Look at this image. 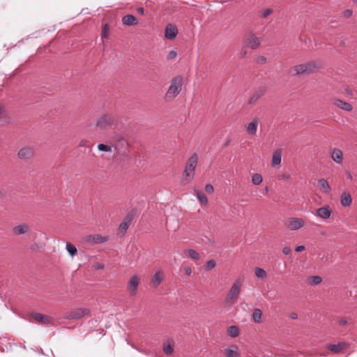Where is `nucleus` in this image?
<instances>
[{
    "label": "nucleus",
    "instance_id": "5",
    "mask_svg": "<svg viewBox=\"0 0 357 357\" xmlns=\"http://www.w3.org/2000/svg\"><path fill=\"white\" fill-rule=\"evenodd\" d=\"M90 310L88 308L80 307L71 310L67 312L64 316V318L68 320H78L84 317L89 315Z\"/></svg>",
    "mask_w": 357,
    "mask_h": 357
},
{
    "label": "nucleus",
    "instance_id": "47",
    "mask_svg": "<svg viewBox=\"0 0 357 357\" xmlns=\"http://www.w3.org/2000/svg\"><path fill=\"white\" fill-rule=\"evenodd\" d=\"M352 15V11L351 10H346L344 12V16L347 18L351 17Z\"/></svg>",
    "mask_w": 357,
    "mask_h": 357
},
{
    "label": "nucleus",
    "instance_id": "38",
    "mask_svg": "<svg viewBox=\"0 0 357 357\" xmlns=\"http://www.w3.org/2000/svg\"><path fill=\"white\" fill-rule=\"evenodd\" d=\"M109 26L107 24H105L102 29L101 38H107L108 37Z\"/></svg>",
    "mask_w": 357,
    "mask_h": 357
},
{
    "label": "nucleus",
    "instance_id": "48",
    "mask_svg": "<svg viewBox=\"0 0 357 357\" xmlns=\"http://www.w3.org/2000/svg\"><path fill=\"white\" fill-rule=\"evenodd\" d=\"M291 250L289 247H284L282 250V252L285 255H289L291 253Z\"/></svg>",
    "mask_w": 357,
    "mask_h": 357
},
{
    "label": "nucleus",
    "instance_id": "35",
    "mask_svg": "<svg viewBox=\"0 0 357 357\" xmlns=\"http://www.w3.org/2000/svg\"><path fill=\"white\" fill-rule=\"evenodd\" d=\"M66 250L71 257H74L77 252L76 247L70 243H66Z\"/></svg>",
    "mask_w": 357,
    "mask_h": 357
},
{
    "label": "nucleus",
    "instance_id": "10",
    "mask_svg": "<svg viewBox=\"0 0 357 357\" xmlns=\"http://www.w3.org/2000/svg\"><path fill=\"white\" fill-rule=\"evenodd\" d=\"M244 43L246 46L252 50L258 48L260 45V40L254 33H250L248 37L244 40Z\"/></svg>",
    "mask_w": 357,
    "mask_h": 357
},
{
    "label": "nucleus",
    "instance_id": "22",
    "mask_svg": "<svg viewBox=\"0 0 357 357\" xmlns=\"http://www.w3.org/2000/svg\"><path fill=\"white\" fill-rule=\"evenodd\" d=\"M265 91L266 90L264 88L259 89V90L255 91L249 99L248 104L251 105L255 102L265 94Z\"/></svg>",
    "mask_w": 357,
    "mask_h": 357
},
{
    "label": "nucleus",
    "instance_id": "50",
    "mask_svg": "<svg viewBox=\"0 0 357 357\" xmlns=\"http://www.w3.org/2000/svg\"><path fill=\"white\" fill-rule=\"evenodd\" d=\"M184 271L187 275H190L192 273V269L190 267H185Z\"/></svg>",
    "mask_w": 357,
    "mask_h": 357
},
{
    "label": "nucleus",
    "instance_id": "34",
    "mask_svg": "<svg viewBox=\"0 0 357 357\" xmlns=\"http://www.w3.org/2000/svg\"><path fill=\"white\" fill-rule=\"evenodd\" d=\"M262 181L263 178L260 174L256 173L252 176V182L255 185H259Z\"/></svg>",
    "mask_w": 357,
    "mask_h": 357
},
{
    "label": "nucleus",
    "instance_id": "52",
    "mask_svg": "<svg viewBox=\"0 0 357 357\" xmlns=\"http://www.w3.org/2000/svg\"><path fill=\"white\" fill-rule=\"evenodd\" d=\"M289 317L292 319H296L298 318V315L296 312H291Z\"/></svg>",
    "mask_w": 357,
    "mask_h": 357
},
{
    "label": "nucleus",
    "instance_id": "21",
    "mask_svg": "<svg viewBox=\"0 0 357 357\" xmlns=\"http://www.w3.org/2000/svg\"><path fill=\"white\" fill-rule=\"evenodd\" d=\"M333 104L336 107H339V108H340V109H343L344 111L350 112V111L352 110V106L349 103H348V102H347L345 101H343L342 100L335 99L333 100Z\"/></svg>",
    "mask_w": 357,
    "mask_h": 357
},
{
    "label": "nucleus",
    "instance_id": "24",
    "mask_svg": "<svg viewBox=\"0 0 357 357\" xmlns=\"http://www.w3.org/2000/svg\"><path fill=\"white\" fill-rule=\"evenodd\" d=\"M122 22L125 25L130 26L138 22L137 19L132 15H126L123 17Z\"/></svg>",
    "mask_w": 357,
    "mask_h": 357
},
{
    "label": "nucleus",
    "instance_id": "13",
    "mask_svg": "<svg viewBox=\"0 0 357 357\" xmlns=\"http://www.w3.org/2000/svg\"><path fill=\"white\" fill-rule=\"evenodd\" d=\"M132 215L128 214L123 219L122 222L120 224L119 227V233L123 235L126 231L128 230L132 220Z\"/></svg>",
    "mask_w": 357,
    "mask_h": 357
},
{
    "label": "nucleus",
    "instance_id": "54",
    "mask_svg": "<svg viewBox=\"0 0 357 357\" xmlns=\"http://www.w3.org/2000/svg\"><path fill=\"white\" fill-rule=\"evenodd\" d=\"M3 192L0 190V197H3Z\"/></svg>",
    "mask_w": 357,
    "mask_h": 357
},
{
    "label": "nucleus",
    "instance_id": "1",
    "mask_svg": "<svg viewBox=\"0 0 357 357\" xmlns=\"http://www.w3.org/2000/svg\"><path fill=\"white\" fill-rule=\"evenodd\" d=\"M197 162L198 156L197 154L195 153L189 158L185 164L182 178V183L183 184L189 183L193 179Z\"/></svg>",
    "mask_w": 357,
    "mask_h": 357
},
{
    "label": "nucleus",
    "instance_id": "11",
    "mask_svg": "<svg viewBox=\"0 0 357 357\" xmlns=\"http://www.w3.org/2000/svg\"><path fill=\"white\" fill-rule=\"evenodd\" d=\"M30 230V227L27 224H20L12 228V233L14 236H21L27 234Z\"/></svg>",
    "mask_w": 357,
    "mask_h": 357
},
{
    "label": "nucleus",
    "instance_id": "46",
    "mask_svg": "<svg viewBox=\"0 0 357 357\" xmlns=\"http://www.w3.org/2000/svg\"><path fill=\"white\" fill-rule=\"evenodd\" d=\"M247 54V51L245 49V47H243L241 50V52H240V57L241 58H244L245 57Z\"/></svg>",
    "mask_w": 357,
    "mask_h": 357
},
{
    "label": "nucleus",
    "instance_id": "15",
    "mask_svg": "<svg viewBox=\"0 0 357 357\" xmlns=\"http://www.w3.org/2000/svg\"><path fill=\"white\" fill-rule=\"evenodd\" d=\"M259 123L258 118H255L246 126V131L249 135H253L256 134L257 127Z\"/></svg>",
    "mask_w": 357,
    "mask_h": 357
},
{
    "label": "nucleus",
    "instance_id": "53",
    "mask_svg": "<svg viewBox=\"0 0 357 357\" xmlns=\"http://www.w3.org/2000/svg\"><path fill=\"white\" fill-rule=\"evenodd\" d=\"M137 12L138 13L141 14V15H144V10L143 8H137Z\"/></svg>",
    "mask_w": 357,
    "mask_h": 357
},
{
    "label": "nucleus",
    "instance_id": "41",
    "mask_svg": "<svg viewBox=\"0 0 357 357\" xmlns=\"http://www.w3.org/2000/svg\"><path fill=\"white\" fill-rule=\"evenodd\" d=\"M176 56H177L176 52L172 50L168 53V54L167 56V59L168 60H173L176 57Z\"/></svg>",
    "mask_w": 357,
    "mask_h": 357
},
{
    "label": "nucleus",
    "instance_id": "16",
    "mask_svg": "<svg viewBox=\"0 0 357 357\" xmlns=\"http://www.w3.org/2000/svg\"><path fill=\"white\" fill-rule=\"evenodd\" d=\"M33 154V149L30 147H24L20 149L17 155L20 159H29L32 157Z\"/></svg>",
    "mask_w": 357,
    "mask_h": 357
},
{
    "label": "nucleus",
    "instance_id": "12",
    "mask_svg": "<svg viewBox=\"0 0 357 357\" xmlns=\"http://www.w3.org/2000/svg\"><path fill=\"white\" fill-rule=\"evenodd\" d=\"M178 34V29L173 24H168L165 29V36L168 40H174Z\"/></svg>",
    "mask_w": 357,
    "mask_h": 357
},
{
    "label": "nucleus",
    "instance_id": "37",
    "mask_svg": "<svg viewBox=\"0 0 357 357\" xmlns=\"http://www.w3.org/2000/svg\"><path fill=\"white\" fill-rule=\"evenodd\" d=\"M98 149L100 151H105V152H111L112 151V146L104 144H99L98 145Z\"/></svg>",
    "mask_w": 357,
    "mask_h": 357
},
{
    "label": "nucleus",
    "instance_id": "18",
    "mask_svg": "<svg viewBox=\"0 0 357 357\" xmlns=\"http://www.w3.org/2000/svg\"><path fill=\"white\" fill-rule=\"evenodd\" d=\"M331 158L337 164H342L343 159L342 151L337 148H335L331 151Z\"/></svg>",
    "mask_w": 357,
    "mask_h": 357
},
{
    "label": "nucleus",
    "instance_id": "33",
    "mask_svg": "<svg viewBox=\"0 0 357 357\" xmlns=\"http://www.w3.org/2000/svg\"><path fill=\"white\" fill-rule=\"evenodd\" d=\"M262 312L260 309H255L252 314L253 319L257 323H260L261 319Z\"/></svg>",
    "mask_w": 357,
    "mask_h": 357
},
{
    "label": "nucleus",
    "instance_id": "45",
    "mask_svg": "<svg viewBox=\"0 0 357 357\" xmlns=\"http://www.w3.org/2000/svg\"><path fill=\"white\" fill-rule=\"evenodd\" d=\"M290 177H291L290 174H287V173H283L280 175V179L288 180L290 178Z\"/></svg>",
    "mask_w": 357,
    "mask_h": 357
},
{
    "label": "nucleus",
    "instance_id": "19",
    "mask_svg": "<svg viewBox=\"0 0 357 357\" xmlns=\"http://www.w3.org/2000/svg\"><path fill=\"white\" fill-rule=\"evenodd\" d=\"M282 160V149H278L275 150L272 155L271 165L273 167L279 165Z\"/></svg>",
    "mask_w": 357,
    "mask_h": 357
},
{
    "label": "nucleus",
    "instance_id": "7",
    "mask_svg": "<svg viewBox=\"0 0 357 357\" xmlns=\"http://www.w3.org/2000/svg\"><path fill=\"white\" fill-rule=\"evenodd\" d=\"M139 281V278L136 275H132L130 278L128 282L127 289L129 291L130 296H133L137 294Z\"/></svg>",
    "mask_w": 357,
    "mask_h": 357
},
{
    "label": "nucleus",
    "instance_id": "49",
    "mask_svg": "<svg viewBox=\"0 0 357 357\" xmlns=\"http://www.w3.org/2000/svg\"><path fill=\"white\" fill-rule=\"evenodd\" d=\"M347 324V320L345 318H342L339 321V324L341 326H345Z\"/></svg>",
    "mask_w": 357,
    "mask_h": 357
},
{
    "label": "nucleus",
    "instance_id": "43",
    "mask_svg": "<svg viewBox=\"0 0 357 357\" xmlns=\"http://www.w3.org/2000/svg\"><path fill=\"white\" fill-rule=\"evenodd\" d=\"M205 190L206 192L211 194L214 191L213 186L211 184H206L205 186Z\"/></svg>",
    "mask_w": 357,
    "mask_h": 357
},
{
    "label": "nucleus",
    "instance_id": "20",
    "mask_svg": "<svg viewBox=\"0 0 357 357\" xmlns=\"http://www.w3.org/2000/svg\"><path fill=\"white\" fill-rule=\"evenodd\" d=\"M225 354L227 357H240L238 348L236 345L232 344L225 349Z\"/></svg>",
    "mask_w": 357,
    "mask_h": 357
},
{
    "label": "nucleus",
    "instance_id": "44",
    "mask_svg": "<svg viewBox=\"0 0 357 357\" xmlns=\"http://www.w3.org/2000/svg\"><path fill=\"white\" fill-rule=\"evenodd\" d=\"M273 12V9L267 8L264 10V12L262 13V17L265 18V17H268V15H270Z\"/></svg>",
    "mask_w": 357,
    "mask_h": 357
},
{
    "label": "nucleus",
    "instance_id": "28",
    "mask_svg": "<svg viewBox=\"0 0 357 357\" xmlns=\"http://www.w3.org/2000/svg\"><path fill=\"white\" fill-rule=\"evenodd\" d=\"M322 281V279L320 276L318 275H314V276H310L307 278V283L308 284L311 286L317 285L320 284Z\"/></svg>",
    "mask_w": 357,
    "mask_h": 357
},
{
    "label": "nucleus",
    "instance_id": "4",
    "mask_svg": "<svg viewBox=\"0 0 357 357\" xmlns=\"http://www.w3.org/2000/svg\"><path fill=\"white\" fill-rule=\"evenodd\" d=\"M116 116L114 113H105L100 116L96 121L98 128H112L115 125Z\"/></svg>",
    "mask_w": 357,
    "mask_h": 357
},
{
    "label": "nucleus",
    "instance_id": "23",
    "mask_svg": "<svg viewBox=\"0 0 357 357\" xmlns=\"http://www.w3.org/2000/svg\"><path fill=\"white\" fill-rule=\"evenodd\" d=\"M108 240V237L103 236L100 234H93L89 236V241H92L94 243H102Z\"/></svg>",
    "mask_w": 357,
    "mask_h": 357
},
{
    "label": "nucleus",
    "instance_id": "51",
    "mask_svg": "<svg viewBox=\"0 0 357 357\" xmlns=\"http://www.w3.org/2000/svg\"><path fill=\"white\" fill-rule=\"evenodd\" d=\"M305 250L304 245H298L296 248V252H299Z\"/></svg>",
    "mask_w": 357,
    "mask_h": 357
},
{
    "label": "nucleus",
    "instance_id": "8",
    "mask_svg": "<svg viewBox=\"0 0 357 357\" xmlns=\"http://www.w3.org/2000/svg\"><path fill=\"white\" fill-rule=\"evenodd\" d=\"M314 68L315 66L314 63H308L294 66V70L296 75L308 74L311 73Z\"/></svg>",
    "mask_w": 357,
    "mask_h": 357
},
{
    "label": "nucleus",
    "instance_id": "42",
    "mask_svg": "<svg viewBox=\"0 0 357 357\" xmlns=\"http://www.w3.org/2000/svg\"><path fill=\"white\" fill-rule=\"evenodd\" d=\"M118 146H121L123 148H127L128 146V142L125 139H121L119 142Z\"/></svg>",
    "mask_w": 357,
    "mask_h": 357
},
{
    "label": "nucleus",
    "instance_id": "9",
    "mask_svg": "<svg viewBox=\"0 0 357 357\" xmlns=\"http://www.w3.org/2000/svg\"><path fill=\"white\" fill-rule=\"evenodd\" d=\"M31 317L39 324L49 325L52 324V319L48 315L33 312L31 314Z\"/></svg>",
    "mask_w": 357,
    "mask_h": 357
},
{
    "label": "nucleus",
    "instance_id": "29",
    "mask_svg": "<svg viewBox=\"0 0 357 357\" xmlns=\"http://www.w3.org/2000/svg\"><path fill=\"white\" fill-rule=\"evenodd\" d=\"M184 254L187 257H189L194 260H197L199 259V255L195 250H194L192 249L185 250Z\"/></svg>",
    "mask_w": 357,
    "mask_h": 357
},
{
    "label": "nucleus",
    "instance_id": "14",
    "mask_svg": "<svg viewBox=\"0 0 357 357\" xmlns=\"http://www.w3.org/2000/svg\"><path fill=\"white\" fill-rule=\"evenodd\" d=\"M316 215L322 219H328L331 217V210L328 206L319 208L316 211Z\"/></svg>",
    "mask_w": 357,
    "mask_h": 357
},
{
    "label": "nucleus",
    "instance_id": "17",
    "mask_svg": "<svg viewBox=\"0 0 357 357\" xmlns=\"http://www.w3.org/2000/svg\"><path fill=\"white\" fill-rule=\"evenodd\" d=\"M348 347V344L344 342H339L338 344H329L327 348L333 351V353L335 354H338L340 352H341L343 349H347Z\"/></svg>",
    "mask_w": 357,
    "mask_h": 357
},
{
    "label": "nucleus",
    "instance_id": "32",
    "mask_svg": "<svg viewBox=\"0 0 357 357\" xmlns=\"http://www.w3.org/2000/svg\"><path fill=\"white\" fill-rule=\"evenodd\" d=\"M163 351L167 354H172L174 351V344L170 342H165L163 345Z\"/></svg>",
    "mask_w": 357,
    "mask_h": 357
},
{
    "label": "nucleus",
    "instance_id": "40",
    "mask_svg": "<svg viewBox=\"0 0 357 357\" xmlns=\"http://www.w3.org/2000/svg\"><path fill=\"white\" fill-rule=\"evenodd\" d=\"M256 62L259 64H264L266 62V58L264 56H259L256 58Z\"/></svg>",
    "mask_w": 357,
    "mask_h": 357
},
{
    "label": "nucleus",
    "instance_id": "26",
    "mask_svg": "<svg viewBox=\"0 0 357 357\" xmlns=\"http://www.w3.org/2000/svg\"><path fill=\"white\" fill-rule=\"evenodd\" d=\"M195 195L202 205L208 204V199L203 192L199 190H195Z\"/></svg>",
    "mask_w": 357,
    "mask_h": 357
},
{
    "label": "nucleus",
    "instance_id": "30",
    "mask_svg": "<svg viewBox=\"0 0 357 357\" xmlns=\"http://www.w3.org/2000/svg\"><path fill=\"white\" fill-rule=\"evenodd\" d=\"M162 277L159 272H156L151 278V282L154 287H158L162 282Z\"/></svg>",
    "mask_w": 357,
    "mask_h": 357
},
{
    "label": "nucleus",
    "instance_id": "6",
    "mask_svg": "<svg viewBox=\"0 0 357 357\" xmlns=\"http://www.w3.org/2000/svg\"><path fill=\"white\" fill-rule=\"evenodd\" d=\"M285 225L289 230H298L305 225V222L301 218H289L287 220Z\"/></svg>",
    "mask_w": 357,
    "mask_h": 357
},
{
    "label": "nucleus",
    "instance_id": "31",
    "mask_svg": "<svg viewBox=\"0 0 357 357\" xmlns=\"http://www.w3.org/2000/svg\"><path fill=\"white\" fill-rule=\"evenodd\" d=\"M228 335L231 337H237L239 334V330L236 326H231L227 330Z\"/></svg>",
    "mask_w": 357,
    "mask_h": 357
},
{
    "label": "nucleus",
    "instance_id": "2",
    "mask_svg": "<svg viewBox=\"0 0 357 357\" xmlns=\"http://www.w3.org/2000/svg\"><path fill=\"white\" fill-rule=\"evenodd\" d=\"M183 79L181 76H178L172 79L170 86L165 93V98L170 100L176 98L182 90Z\"/></svg>",
    "mask_w": 357,
    "mask_h": 357
},
{
    "label": "nucleus",
    "instance_id": "3",
    "mask_svg": "<svg viewBox=\"0 0 357 357\" xmlns=\"http://www.w3.org/2000/svg\"><path fill=\"white\" fill-rule=\"evenodd\" d=\"M242 287V282L240 280H236L231 285L228 294L225 297V302L229 305L234 304L238 298Z\"/></svg>",
    "mask_w": 357,
    "mask_h": 357
},
{
    "label": "nucleus",
    "instance_id": "27",
    "mask_svg": "<svg viewBox=\"0 0 357 357\" xmlns=\"http://www.w3.org/2000/svg\"><path fill=\"white\" fill-rule=\"evenodd\" d=\"M351 203V197L349 193L344 192L341 196V204L343 206H349Z\"/></svg>",
    "mask_w": 357,
    "mask_h": 357
},
{
    "label": "nucleus",
    "instance_id": "36",
    "mask_svg": "<svg viewBox=\"0 0 357 357\" xmlns=\"http://www.w3.org/2000/svg\"><path fill=\"white\" fill-rule=\"evenodd\" d=\"M255 275L260 279H264L266 276V271L261 268H255Z\"/></svg>",
    "mask_w": 357,
    "mask_h": 357
},
{
    "label": "nucleus",
    "instance_id": "55",
    "mask_svg": "<svg viewBox=\"0 0 357 357\" xmlns=\"http://www.w3.org/2000/svg\"><path fill=\"white\" fill-rule=\"evenodd\" d=\"M84 142H81V143H80L79 146H84Z\"/></svg>",
    "mask_w": 357,
    "mask_h": 357
},
{
    "label": "nucleus",
    "instance_id": "25",
    "mask_svg": "<svg viewBox=\"0 0 357 357\" xmlns=\"http://www.w3.org/2000/svg\"><path fill=\"white\" fill-rule=\"evenodd\" d=\"M318 185L320 190L324 193L328 194L331 191V187L327 181L324 178H320L318 180Z\"/></svg>",
    "mask_w": 357,
    "mask_h": 357
},
{
    "label": "nucleus",
    "instance_id": "39",
    "mask_svg": "<svg viewBox=\"0 0 357 357\" xmlns=\"http://www.w3.org/2000/svg\"><path fill=\"white\" fill-rule=\"evenodd\" d=\"M216 266V263L214 260H209L206 264V270H211Z\"/></svg>",
    "mask_w": 357,
    "mask_h": 357
}]
</instances>
